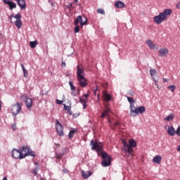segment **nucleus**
Masks as SVG:
<instances>
[{"instance_id":"nucleus-1","label":"nucleus","mask_w":180,"mask_h":180,"mask_svg":"<svg viewBox=\"0 0 180 180\" xmlns=\"http://www.w3.org/2000/svg\"><path fill=\"white\" fill-rule=\"evenodd\" d=\"M122 143L123 144V147L122 148V150L124 151L126 157H130V155H133V148L136 147L137 143L136 141L131 139L129 141V143L126 142V140L122 139Z\"/></svg>"},{"instance_id":"nucleus-2","label":"nucleus","mask_w":180,"mask_h":180,"mask_svg":"<svg viewBox=\"0 0 180 180\" xmlns=\"http://www.w3.org/2000/svg\"><path fill=\"white\" fill-rule=\"evenodd\" d=\"M171 13H172V10L169 8L165 9L163 12L160 13L158 15L153 18V21L155 23H157V25H161L162 22L168 19V16H169Z\"/></svg>"},{"instance_id":"nucleus-3","label":"nucleus","mask_w":180,"mask_h":180,"mask_svg":"<svg viewBox=\"0 0 180 180\" xmlns=\"http://www.w3.org/2000/svg\"><path fill=\"white\" fill-rule=\"evenodd\" d=\"M101 157L103 160L101 162V165H103V167H109V165H110L112 162V158L109 157V155H108V153L103 151L101 152Z\"/></svg>"},{"instance_id":"nucleus-4","label":"nucleus","mask_w":180,"mask_h":180,"mask_svg":"<svg viewBox=\"0 0 180 180\" xmlns=\"http://www.w3.org/2000/svg\"><path fill=\"white\" fill-rule=\"evenodd\" d=\"M90 146H91V150L97 151H102V148H103V144L101 142H98L94 139L90 141Z\"/></svg>"},{"instance_id":"nucleus-5","label":"nucleus","mask_w":180,"mask_h":180,"mask_svg":"<svg viewBox=\"0 0 180 180\" xmlns=\"http://www.w3.org/2000/svg\"><path fill=\"white\" fill-rule=\"evenodd\" d=\"M22 110V103H16L11 106V112L13 116H18Z\"/></svg>"},{"instance_id":"nucleus-6","label":"nucleus","mask_w":180,"mask_h":180,"mask_svg":"<svg viewBox=\"0 0 180 180\" xmlns=\"http://www.w3.org/2000/svg\"><path fill=\"white\" fill-rule=\"evenodd\" d=\"M88 22V19L85 16H81L78 15L76 20H75V25L77 26V25H79L81 26H85Z\"/></svg>"},{"instance_id":"nucleus-7","label":"nucleus","mask_w":180,"mask_h":180,"mask_svg":"<svg viewBox=\"0 0 180 180\" xmlns=\"http://www.w3.org/2000/svg\"><path fill=\"white\" fill-rule=\"evenodd\" d=\"M21 100L25 101L27 108L29 109V110H31L32 106L33 105V100H32V98H27V95L22 96Z\"/></svg>"},{"instance_id":"nucleus-8","label":"nucleus","mask_w":180,"mask_h":180,"mask_svg":"<svg viewBox=\"0 0 180 180\" xmlns=\"http://www.w3.org/2000/svg\"><path fill=\"white\" fill-rule=\"evenodd\" d=\"M12 157H13V158H15V160H22V158H25L26 155H23L20 150L13 149L12 151Z\"/></svg>"},{"instance_id":"nucleus-9","label":"nucleus","mask_w":180,"mask_h":180,"mask_svg":"<svg viewBox=\"0 0 180 180\" xmlns=\"http://www.w3.org/2000/svg\"><path fill=\"white\" fill-rule=\"evenodd\" d=\"M56 131L58 136H60V137L64 136V127L60 123V122H58V120L56 121Z\"/></svg>"},{"instance_id":"nucleus-10","label":"nucleus","mask_w":180,"mask_h":180,"mask_svg":"<svg viewBox=\"0 0 180 180\" xmlns=\"http://www.w3.org/2000/svg\"><path fill=\"white\" fill-rule=\"evenodd\" d=\"M150 77L153 78L155 82V85H156L157 86L158 84V76L157 75V70H155V69H150Z\"/></svg>"},{"instance_id":"nucleus-11","label":"nucleus","mask_w":180,"mask_h":180,"mask_svg":"<svg viewBox=\"0 0 180 180\" xmlns=\"http://www.w3.org/2000/svg\"><path fill=\"white\" fill-rule=\"evenodd\" d=\"M77 78V81H79L80 86L82 88H85L88 85V83L86 82V79L85 78L84 76H80Z\"/></svg>"},{"instance_id":"nucleus-12","label":"nucleus","mask_w":180,"mask_h":180,"mask_svg":"<svg viewBox=\"0 0 180 180\" xmlns=\"http://www.w3.org/2000/svg\"><path fill=\"white\" fill-rule=\"evenodd\" d=\"M77 78L79 77H84V74H85V71L84 70V67H82V65H77Z\"/></svg>"},{"instance_id":"nucleus-13","label":"nucleus","mask_w":180,"mask_h":180,"mask_svg":"<svg viewBox=\"0 0 180 180\" xmlns=\"http://www.w3.org/2000/svg\"><path fill=\"white\" fill-rule=\"evenodd\" d=\"M169 53V51L167 48H162L158 51L160 57H165L168 56Z\"/></svg>"},{"instance_id":"nucleus-14","label":"nucleus","mask_w":180,"mask_h":180,"mask_svg":"<svg viewBox=\"0 0 180 180\" xmlns=\"http://www.w3.org/2000/svg\"><path fill=\"white\" fill-rule=\"evenodd\" d=\"M130 116L133 117L137 116V107L134 106V104L130 105Z\"/></svg>"},{"instance_id":"nucleus-15","label":"nucleus","mask_w":180,"mask_h":180,"mask_svg":"<svg viewBox=\"0 0 180 180\" xmlns=\"http://www.w3.org/2000/svg\"><path fill=\"white\" fill-rule=\"evenodd\" d=\"M18 6H20V9H26V1L25 0H17L16 1Z\"/></svg>"},{"instance_id":"nucleus-16","label":"nucleus","mask_w":180,"mask_h":180,"mask_svg":"<svg viewBox=\"0 0 180 180\" xmlns=\"http://www.w3.org/2000/svg\"><path fill=\"white\" fill-rule=\"evenodd\" d=\"M20 151H21L22 155L27 157L29 151H30V148L29 146L22 147Z\"/></svg>"},{"instance_id":"nucleus-17","label":"nucleus","mask_w":180,"mask_h":180,"mask_svg":"<svg viewBox=\"0 0 180 180\" xmlns=\"http://www.w3.org/2000/svg\"><path fill=\"white\" fill-rule=\"evenodd\" d=\"M103 96L104 102H110V99H112V96H110L108 92L103 91Z\"/></svg>"},{"instance_id":"nucleus-18","label":"nucleus","mask_w":180,"mask_h":180,"mask_svg":"<svg viewBox=\"0 0 180 180\" xmlns=\"http://www.w3.org/2000/svg\"><path fill=\"white\" fill-rule=\"evenodd\" d=\"M146 43L148 46V47H150V49H151L152 50H154V49H155V50H158V46H157V45L153 44L151 40H147Z\"/></svg>"},{"instance_id":"nucleus-19","label":"nucleus","mask_w":180,"mask_h":180,"mask_svg":"<svg viewBox=\"0 0 180 180\" xmlns=\"http://www.w3.org/2000/svg\"><path fill=\"white\" fill-rule=\"evenodd\" d=\"M88 98H89V94L83 95L79 98V102L81 103H86L88 102Z\"/></svg>"},{"instance_id":"nucleus-20","label":"nucleus","mask_w":180,"mask_h":180,"mask_svg":"<svg viewBox=\"0 0 180 180\" xmlns=\"http://www.w3.org/2000/svg\"><path fill=\"white\" fill-rule=\"evenodd\" d=\"M167 134L172 136H175V134H176V131H175V129L174 128V127H169L167 129Z\"/></svg>"},{"instance_id":"nucleus-21","label":"nucleus","mask_w":180,"mask_h":180,"mask_svg":"<svg viewBox=\"0 0 180 180\" xmlns=\"http://www.w3.org/2000/svg\"><path fill=\"white\" fill-rule=\"evenodd\" d=\"M82 177L84 178V179H88V177L91 176V175H92V172H91V171H88V172L82 171Z\"/></svg>"},{"instance_id":"nucleus-22","label":"nucleus","mask_w":180,"mask_h":180,"mask_svg":"<svg viewBox=\"0 0 180 180\" xmlns=\"http://www.w3.org/2000/svg\"><path fill=\"white\" fill-rule=\"evenodd\" d=\"M146 112V107L144 106H140L138 108H136V116H138L139 113H144Z\"/></svg>"},{"instance_id":"nucleus-23","label":"nucleus","mask_w":180,"mask_h":180,"mask_svg":"<svg viewBox=\"0 0 180 180\" xmlns=\"http://www.w3.org/2000/svg\"><path fill=\"white\" fill-rule=\"evenodd\" d=\"M115 8H124V6H126V4H124L122 1H117L115 4Z\"/></svg>"},{"instance_id":"nucleus-24","label":"nucleus","mask_w":180,"mask_h":180,"mask_svg":"<svg viewBox=\"0 0 180 180\" xmlns=\"http://www.w3.org/2000/svg\"><path fill=\"white\" fill-rule=\"evenodd\" d=\"M174 117H175V115L173 113H171L168 116L165 117V120L166 122H172V120H174Z\"/></svg>"},{"instance_id":"nucleus-25","label":"nucleus","mask_w":180,"mask_h":180,"mask_svg":"<svg viewBox=\"0 0 180 180\" xmlns=\"http://www.w3.org/2000/svg\"><path fill=\"white\" fill-rule=\"evenodd\" d=\"M162 158L161 156H155L153 159V162H155V164H160L161 162V160Z\"/></svg>"},{"instance_id":"nucleus-26","label":"nucleus","mask_w":180,"mask_h":180,"mask_svg":"<svg viewBox=\"0 0 180 180\" xmlns=\"http://www.w3.org/2000/svg\"><path fill=\"white\" fill-rule=\"evenodd\" d=\"M77 131H78V129H72V130L70 131V133L68 134L69 139H72V137H74V134H75V133H77Z\"/></svg>"},{"instance_id":"nucleus-27","label":"nucleus","mask_w":180,"mask_h":180,"mask_svg":"<svg viewBox=\"0 0 180 180\" xmlns=\"http://www.w3.org/2000/svg\"><path fill=\"white\" fill-rule=\"evenodd\" d=\"M12 18H15V19H17V20H20V18H22V15L20 13L16 14L15 16L11 15L10 16V20L11 22L13 23L12 22Z\"/></svg>"},{"instance_id":"nucleus-28","label":"nucleus","mask_w":180,"mask_h":180,"mask_svg":"<svg viewBox=\"0 0 180 180\" xmlns=\"http://www.w3.org/2000/svg\"><path fill=\"white\" fill-rule=\"evenodd\" d=\"M21 68H22L25 78H27V76L29 75L27 70H26V68H25V66L22 64L21 65Z\"/></svg>"},{"instance_id":"nucleus-29","label":"nucleus","mask_w":180,"mask_h":180,"mask_svg":"<svg viewBox=\"0 0 180 180\" xmlns=\"http://www.w3.org/2000/svg\"><path fill=\"white\" fill-rule=\"evenodd\" d=\"M9 6V9L12 11V9H15L16 8V3L13 2L12 1L8 4Z\"/></svg>"},{"instance_id":"nucleus-30","label":"nucleus","mask_w":180,"mask_h":180,"mask_svg":"<svg viewBox=\"0 0 180 180\" xmlns=\"http://www.w3.org/2000/svg\"><path fill=\"white\" fill-rule=\"evenodd\" d=\"M109 112H110V108H107L106 110H105L101 115V117L103 118L105 116H108Z\"/></svg>"},{"instance_id":"nucleus-31","label":"nucleus","mask_w":180,"mask_h":180,"mask_svg":"<svg viewBox=\"0 0 180 180\" xmlns=\"http://www.w3.org/2000/svg\"><path fill=\"white\" fill-rule=\"evenodd\" d=\"M15 25L18 27V29L22 27V20H16L15 22Z\"/></svg>"},{"instance_id":"nucleus-32","label":"nucleus","mask_w":180,"mask_h":180,"mask_svg":"<svg viewBox=\"0 0 180 180\" xmlns=\"http://www.w3.org/2000/svg\"><path fill=\"white\" fill-rule=\"evenodd\" d=\"M30 46L31 49H36V46H37V41H30Z\"/></svg>"},{"instance_id":"nucleus-33","label":"nucleus","mask_w":180,"mask_h":180,"mask_svg":"<svg viewBox=\"0 0 180 180\" xmlns=\"http://www.w3.org/2000/svg\"><path fill=\"white\" fill-rule=\"evenodd\" d=\"M63 156H64V153H56V160H61Z\"/></svg>"},{"instance_id":"nucleus-34","label":"nucleus","mask_w":180,"mask_h":180,"mask_svg":"<svg viewBox=\"0 0 180 180\" xmlns=\"http://www.w3.org/2000/svg\"><path fill=\"white\" fill-rule=\"evenodd\" d=\"M167 89H170L171 92H175V89H176V86H175V85H170L167 86Z\"/></svg>"},{"instance_id":"nucleus-35","label":"nucleus","mask_w":180,"mask_h":180,"mask_svg":"<svg viewBox=\"0 0 180 180\" xmlns=\"http://www.w3.org/2000/svg\"><path fill=\"white\" fill-rule=\"evenodd\" d=\"M128 102H129L130 105L134 104V99L131 97H127Z\"/></svg>"},{"instance_id":"nucleus-36","label":"nucleus","mask_w":180,"mask_h":180,"mask_svg":"<svg viewBox=\"0 0 180 180\" xmlns=\"http://www.w3.org/2000/svg\"><path fill=\"white\" fill-rule=\"evenodd\" d=\"M97 13H100V15H105V10H103L102 8H98Z\"/></svg>"},{"instance_id":"nucleus-37","label":"nucleus","mask_w":180,"mask_h":180,"mask_svg":"<svg viewBox=\"0 0 180 180\" xmlns=\"http://www.w3.org/2000/svg\"><path fill=\"white\" fill-rule=\"evenodd\" d=\"M64 109L65 110H68L69 111V115H71V107L68 105H64Z\"/></svg>"},{"instance_id":"nucleus-38","label":"nucleus","mask_w":180,"mask_h":180,"mask_svg":"<svg viewBox=\"0 0 180 180\" xmlns=\"http://www.w3.org/2000/svg\"><path fill=\"white\" fill-rule=\"evenodd\" d=\"M28 155H31V157H36V153H34L32 149H30V151L28 153Z\"/></svg>"},{"instance_id":"nucleus-39","label":"nucleus","mask_w":180,"mask_h":180,"mask_svg":"<svg viewBox=\"0 0 180 180\" xmlns=\"http://www.w3.org/2000/svg\"><path fill=\"white\" fill-rule=\"evenodd\" d=\"M69 85L70 86L71 91L75 89V86H74V84L72 83V82H69Z\"/></svg>"},{"instance_id":"nucleus-40","label":"nucleus","mask_w":180,"mask_h":180,"mask_svg":"<svg viewBox=\"0 0 180 180\" xmlns=\"http://www.w3.org/2000/svg\"><path fill=\"white\" fill-rule=\"evenodd\" d=\"M76 27H75L74 32L75 33H79V26L75 25Z\"/></svg>"},{"instance_id":"nucleus-41","label":"nucleus","mask_w":180,"mask_h":180,"mask_svg":"<svg viewBox=\"0 0 180 180\" xmlns=\"http://www.w3.org/2000/svg\"><path fill=\"white\" fill-rule=\"evenodd\" d=\"M37 170H39V167H37L34 171H32V174L34 175H37Z\"/></svg>"},{"instance_id":"nucleus-42","label":"nucleus","mask_w":180,"mask_h":180,"mask_svg":"<svg viewBox=\"0 0 180 180\" xmlns=\"http://www.w3.org/2000/svg\"><path fill=\"white\" fill-rule=\"evenodd\" d=\"M71 94L73 95V96H77V91H75V89L72 90Z\"/></svg>"},{"instance_id":"nucleus-43","label":"nucleus","mask_w":180,"mask_h":180,"mask_svg":"<svg viewBox=\"0 0 180 180\" xmlns=\"http://www.w3.org/2000/svg\"><path fill=\"white\" fill-rule=\"evenodd\" d=\"M176 134H178V136H180V126L178 127V128L176 131Z\"/></svg>"},{"instance_id":"nucleus-44","label":"nucleus","mask_w":180,"mask_h":180,"mask_svg":"<svg viewBox=\"0 0 180 180\" xmlns=\"http://www.w3.org/2000/svg\"><path fill=\"white\" fill-rule=\"evenodd\" d=\"M11 1V0H3L4 4L6 5H8Z\"/></svg>"},{"instance_id":"nucleus-45","label":"nucleus","mask_w":180,"mask_h":180,"mask_svg":"<svg viewBox=\"0 0 180 180\" xmlns=\"http://www.w3.org/2000/svg\"><path fill=\"white\" fill-rule=\"evenodd\" d=\"M66 8L70 11L71 8H72V3H71L70 5L66 6Z\"/></svg>"},{"instance_id":"nucleus-46","label":"nucleus","mask_w":180,"mask_h":180,"mask_svg":"<svg viewBox=\"0 0 180 180\" xmlns=\"http://www.w3.org/2000/svg\"><path fill=\"white\" fill-rule=\"evenodd\" d=\"M56 103L58 104V105H61V103H63V101H60V100H56Z\"/></svg>"},{"instance_id":"nucleus-47","label":"nucleus","mask_w":180,"mask_h":180,"mask_svg":"<svg viewBox=\"0 0 180 180\" xmlns=\"http://www.w3.org/2000/svg\"><path fill=\"white\" fill-rule=\"evenodd\" d=\"M61 65H62V67H63L64 68H65V66H66V65H65V62L62 61V63H61Z\"/></svg>"},{"instance_id":"nucleus-48","label":"nucleus","mask_w":180,"mask_h":180,"mask_svg":"<svg viewBox=\"0 0 180 180\" xmlns=\"http://www.w3.org/2000/svg\"><path fill=\"white\" fill-rule=\"evenodd\" d=\"M86 106H88V105H86V103H83V109H86Z\"/></svg>"},{"instance_id":"nucleus-49","label":"nucleus","mask_w":180,"mask_h":180,"mask_svg":"<svg viewBox=\"0 0 180 180\" xmlns=\"http://www.w3.org/2000/svg\"><path fill=\"white\" fill-rule=\"evenodd\" d=\"M13 130H15L16 129V124H14L12 125Z\"/></svg>"},{"instance_id":"nucleus-50","label":"nucleus","mask_w":180,"mask_h":180,"mask_svg":"<svg viewBox=\"0 0 180 180\" xmlns=\"http://www.w3.org/2000/svg\"><path fill=\"white\" fill-rule=\"evenodd\" d=\"M117 126H119V122H117L114 124V127H117Z\"/></svg>"},{"instance_id":"nucleus-51","label":"nucleus","mask_w":180,"mask_h":180,"mask_svg":"<svg viewBox=\"0 0 180 180\" xmlns=\"http://www.w3.org/2000/svg\"><path fill=\"white\" fill-rule=\"evenodd\" d=\"M176 8H178V9H180V2L177 3Z\"/></svg>"},{"instance_id":"nucleus-52","label":"nucleus","mask_w":180,"mask_h":180,"mask_svg":"<svg viewBox=\"0 0 180 180\" xmlns=\"http://www.w3.org/2000/svg\"><path fill=\"white\" fill-rule=\"evenodd\" d=\"M98 86H96V89L94 90V95H96V91H98Z\"/></svg>"},{"instance_id":"nucleus-53","label":"nucleus","mask_w":180,"mask_h":180,"mask_svg":"<svg viewBox=\"0 0 180 180\" xmlns=\"http://www.w3.org/2000/svg\"><path fill=\"white\" fill-rule=\"evenodd\" d=\"M167 78H163V82H167Z\"/></svg>"},{"instance_id":"nucleus-54","label":"nucleus","mask_w":180,"mask_h":180,"mask_svg":"<svg viewBox=\"0 0 180 180\" xmlns=\"http://www.w3.org/2000/svg\"><path fill=\"white\" fill-rule=\"evenodd\" d=\"M3 180H8V179H6V177H4Z\"/></svg>"},{"instance_id":"nucleus-55","label":"nucleus","mask_w":180,"mask_h":180,"mask_svg":"<svg viewBox=\"0 0 180 180\" xmlns=\"http://www.w3.org/2000/svg\"><path fill=\"white\" fill-rule=\"evenodd\" d=\"M57 147H58V146H60V144H55Z\"/></svg>"},{"instance_id":"nucleus-56","label":"nucleus","mask_w":180,"mask_h":180,"mask_svg":"<svg viewBox=\"0 0 180 180\" xmlns=\"http://www.w3.org/2000/svg\"><path fill=\"white\" fill-rule=\"evenodd\" d=\"M74 1H75V2H76V3L78 2V0H74Z\"/></svg>"},{"instance_id":"nucleus-57","label":"nucleus","mask_w":180,"mask_h":180,"mask_svg":"<svg viewBox=\"0 0 180 180\" xmlns=\"http://www.w3.org/2000/svg\"><path fill=\"white\" fill-rule=\"evenodd\" d=\"M108 123H110V120L108 119Z\"/></svg>"},{"instance_id":"nucleus-58","label":"nucleus","mask_w":180,"mask_h":180,"mask_svg":"<svg viewBox=\"0 0 180 180\" xmlns=\"http://www.w3.org/2000/svg\"><path fill=\"white\" fill-rule=\"evenodd\" d=\"M98 98H99V94H98Z\"/></svg>"},{"instance_id":"nucleus-59","label":"nucleus","mask_w":180,"mask_h":180,"mask_svg":"<svg viewBox=\"0 0 180 180\" xmlns=\"http://www.w3.org/2000/svg\"><path fill=\"white\" fill-rule=\"evenodd\" d=\"M34 164L37 165V162H35Z\"/></svg>"}]
</instances>
